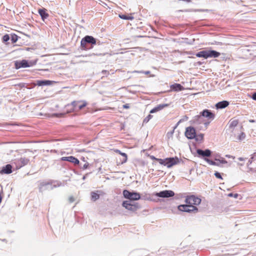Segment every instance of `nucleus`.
<instances>
[{"label":"nucleus","instance_id":"obj_1","mask_svg":"<svg viewBox=\"0 0 256 256\" xmlns=\"http://www.w3.org/2000/svg\"><path fill=\"white\" fill-rule=\"evenodd\" d=\"M220 53L214 50H204L196 54V56L198 58H218Z\"/></svg>","mask_w":256,"mask_h":256},{"label":"nucleus","instance_id":"obj_2","mask_svg":"<svg viewBox=\"0 0 256 256\" xmlns=\"http://www.w3.org/2000/svg\"><path fill=\"white\" fill-rule=\"evenodd\" d=\"M96 39L93 36H86L82 38L80 42V46L84 50H86L88 48L86 47L88 44H96Z\"/></svg>","mask_w":256,"mask_h":256},{"label":"nucleus","instance_id":"obj_3","mask_svg":"<svg viewBox=\"0 0 256 256\" xmlns=\"http://www.w3.org/2000/svg\"><path fill=\"white\" fill-rule=\"evenodd\" d=\"M124 196L130 200H137L140 198V194L134 192H130L127 190H124L122 192Z\"/></svg>","mask_w":256,"mask_h":256},{"label":"nucleus","instance_id":"obj_4","mask_svg":"<svg viewBox=\"0 0 256 256\" xmlns=\"http://www.w3.org/2000/svg\"><path fill=\"white\" fill-rule=\"evenodd\" d=\"M122 206L132 212H134L140 208V206L138 202H132L128 200L124 201Z\"/></svg>","mask_w":256,"mask_h":256},{"label":"nucleus","instance_id":"obj_5","mask_svg":"<svg viewBox=\"0 0 256 256\" xmlns=\"http://www.w3.org/2000/svg\"><path fill=\"white\" fill-rule=\"evenodd\" d=\"M178 208L180 211L189 213L192 212L196 213L198 212V208L196 206L189 205L188 204H186L179 205Z\"/></svg>","mask_w":256,"mask_h":256},{"label":"nucleus","instance_id":"obj_6","mask_svg":"<svg viewBox=\"0 0 256 256\" xmlns=\"http://www.w3.org/2000/svg\"><path fill=\"white\" fill-rule=\"evenodd\" d=\"M35 62H28V60H17L15 62L14 65L16 69H20V68H29L32 65L34 64Z\"/></svg>","mask_w":256,"mask_h":256},{"label":"nucleus","instance_id":"obj_7","mask_svg":"<svg viewBox=\"0 0 256 256\" xmlns=\"http://www.w3.org/2000/svg\"><path fill=\"white\" fill-rule=\"evenodd\" d=\"M201 199L194 195H190L188 196L185 200V202L186 204H188L189 205H199L201 202Z\"/></svg>","mask_w":256,"mask_h":256},{"label":"nucleus","instance_id":"obj_8","mask_svg":"<svg viewBox=\"0 0 256 256\" xmlns=\"http://www.w3.org/2000/svg\"><path fill=\"white\" fill-rule=\"evenodd\" d=\"M180 162L179 158L176 156L166 158L164 166H166L168 168H170L178 164Z\"/></svg>","mask_w":256,"mask_h":256},{"label":"nucleus","instance_id":"obj_9","mask_svg":"<svg viewBox=\"0 0 256 256\" xmlns=\"http://www.w3.org/2000/svg\"><path fill=\"white\" fill-rule=\"evenodd\" d=\"M174 192L171 190H164L156 192L155 196L160 198H168L174 196Z\"/></svg>","mask_w":256,"mask_h":256},{"label":"nucleus","instance_id":"obj_10","mask_svg":"<svg viewBox=\"0 0 256 256\" xmlns=\"http://www.w3.org/2000/svg\"><path fill=\"white\" fill-rule=\"evenodd\" d=\"M196 153L198 154V156L204 158H207V157H210L211 156L212 152L209 149H206L205 150H202V149H197Z\"/></svg>","mask_w":256,"mask_h":256},{"label":"nucleus","instance_id":"obj_11","mask_svg":"<svg viewBox=\"0 0 256 256\" xmlns=\"http://www.w3.org/2000/svg\"><path fill=\"white\" fill-rule=\"evenodd\" d=\"M196 130L194 128L189 126L186 128L185 136L188 139H193L196 137Z\"/></svg>","mask_w":256,"mask_h":256},{"label":"nucleus","instance_id":"obj_12","mask_svg":"<svg viewBox=\"0 0 256 256\" xmlns=\"http://www.w3.org/2000/svg\"><path fill=\"white\" fill-rule=\"evenodd\" d=\"M200 114L203 118H206L209 120H214L215 117V114L210 110L207 109L203 110L200 112Z\"/></svg>","mask_w":256,"mask_h":256},{"label":"nucleus","instance_id":"obj_13","mask_svg":"<svg viewBox=\"0 0 256 256\" xmlns=\"http://www.w3.org/2000/svg\"><path fill=\"white\" fill-rule=\"evenodd\" d=\"M204 118L200 114L199 115L194 116L191 120V122L192 124H194V126H196L198 124H202L204 123Z\"/></svg>","mask_w":256,"mask_h":256},{"label":"nucleus","instance_id":"obj_14","mask_svg":"<svg viewBox=\"0 0 256 256\" xmlns=\"http://www.w3.org/2000/svg\"><path fill=\"white\" fill-rule=\"evenodd\" d=\"M61 160L62 161H68L74 164H78L80 163L79 160L73 156H63L61 158Z\"/></svg>","mask_w":256,"mask_h":256},{"label":"nucleus","instance_id":"obj_15","mask_svg":"<svg viewBox=\"0 0 256 256\" xmlns=\"http://www.w3.org/2000/svg\"><path fill=\"white\" fill-rule=\"evenodd\" d=\"M12 172V166L10 164H8L6 166H3L0 170L1 174H10Z\"/></svg>","mask_w":256,"mask_h":256},{"label":"nucleus","instance_id":"obj_16","mask_svg":"<svg viewBox=\"0 0 256 256\" xmlns=\"http://www.w3.org/2000/svg\"><path fill=\"white\" fill-rule=\"evenodd\" d=\"M229 102L227 100H222L216 104V109H222L227 107L229 105Z\"/></svg>","mask_w":256,"mask_h":256},{"label":"nucleus","instance_id":"obj_17","mask_svg":"<svg viewBox=\"0 0 256 256\" xmlns=\"http://www.w3.org/2000/svg\"><path fill=\"white\" fill-rule=\"evenodd\" d=\"M29 162V160L26 158H22L16 161L18 164L17 167L18 168H22V166L27 164Z\"/></svg>","mask_w":256,"mask_h":256},{"label":"nucleus","instance_id":"obj_18","mask_svg":"<svg viewBox=\"0 0 256 256\" xmlns=\"http://www.w3.org/2000/svg\"><path fill=\"white\" fill-rule=\"evenodd\" d=\"M52 83V81L50 80H38L36 81V83L35 84V86L37 85L38 86H49Z\"/></svg>","mask_w":256,"mask_h":256},{"label":"nucleus","instance_id":"obj_19","mask_svg":"<svg viewBox=\"0 0 256 256\" xmlns=\"http://www.w3.org/2000/svg\"><path fill=\"white\" fill-rule=\"evenodd\" d=\"M38 14L43 20H44L46 19L49 16V14L46 12V10L44 8L39 9Z\"/></svg>","mask_w":256,"mask_h":256},{"label":"nucleus","instance_id":"obj_20","mask_svg":"<svg viewBox=\"0 0 256 256\" xmlns=\"http://www.w3.org/2000/svg\"><path fill=\"white\" fill-rule=\"evenodd\" d=\"M170 88L176 92L182 91L184 89V87L179 84H174L171 85Z\"/></svg>","mask_w":256,"mask_h":256},{"label":"nucleus","instance_id":"obj_21","mask_svg":"<svg viewBox=\"0 0 256 256\" xmlns=\"http://www.w3.org/2000/svg\"><path fill=\"white\" fill-rule=\"evenodd\" d=\"M238 122L237 120H230L228 122L229 128L230 129H233L238 125Z\"/></svg>","mask_w":256,"mask_h":256},{"label":"nucleus","instance_id":"obj_22","mask_svg":"<svg viewBox=\"0 0 256 256\" xmlns=\"http://www.w3.org/2000/svg\"><path fill=\"white\" fill-rule=\"evenodd\" d=\"M99 192V191L95 192H91V200L92 201H96L98 200L100 198V194H98V192Z\"/></svg>","mask_w":256,"mask_h":256},{"label":"nucleus","instance_id":"obj_23","mask_svg":"<svg viewBox=\"0 0 256 256\" xmlns=\"http://www.w3.org/2000/svg\"><path fill=\"white\" fill-rule=\"evenodd\" d=\"M116 153L119 154L124 157V158L122 161V164L124 163L127 161V154L126 153L122 152L118 150H116Z\"/></svg>","mask_w":256,"mask_h":256},{"label":"nucleus","instance_id":"obj_24","mask_svg":"<svg viewBox=\"0 0 256 256\" xmlns=\"http://www.w3.org/2000/svg\"><path fill=\"white\" fill-rule=\"evenodd\" d=\"M48 184V183H46L44 182H41L39 186V190L40 192H42L46 188Z\"/></svg>","mask_w":256,"mask_h":256},{"label":"nucleus","instance_id":"obj_25","mask_svg":"<svg viewBox=\"0 0 256 256\" xmlns=\"http://www.w3.org/2000/svg\"><path fill=\"white\" fill-rule=\"evenodd\" d=\"M80 103L78 106V110H82L87 104V102L85 100H80Z\"/></svg>","mask_w":256,"mask_h":256},{"label":"nucleus","instance_id":"obj_26","mask_svg":"<svg viewBox=\"0 0 256 256\" xmlns=\"http://www.w3.org/2000/svg\"><path fill=\"white\" fill-rule=\"evenodd\" d=\"M188 117L186 115V116H183V117L181 119H180L179 120V121L178 122L176 127L180 124L188 120Z\"/></svg>","mask_w":256,"mask_h":256},{"label":"nucleus","instance_id":"obj_27","mask_svg":"<svg viewBox=\"0 0 256 256\" xmlns=\"http://www.w3.org/2000/svg\"><path fill=\"white\" fill-rule=\"evenodd\" d=\"M256 156V152H254V154L251 155L250 158L248 160V162L247 163V166H248L251 164L253 160H254V157Z\"/></svg>","mask_w":256,"mask_h":256},{"label":"nucleus","instance_id":"obj_28","mask_svg":"<svg viewBox=\"0 0 256 256\" xmlns=\"http://www.w3.org/2000/svg\"><path fill=\"white\" fill-rule=\"evenodd\" d=\"M80 103V101H73L72 102V106L76 110H78V106L79 104Z\"/></svg>","mask_w":256,"mask_h":256},{"label":"nucleus","instance_id":"obj_29","mask_svg":"<svg viewBox=\"0 0 256 256\" xmlns=\"http://www.w3.org/2000/svg\"><path fill=\"white\" fill-rule=\"evenodd\" d=\"M10 39L12 43H15L18 40V36L16 34H11Z\"/></svg>","mask_w":256,"mask_h":256},{"label":"nucleus","instance_id":"obj_30","mask_svg":"<svg viewBox=\"0 0 256 256\" xmlns=\"http://www.w3.org/2000/svg\"><path fill=\"white\" fill-rule=\"evenodd\" d=\"M204 138V134H200L198 135L196 134V137L194 138L196 141H201Z\"/></svg>","mask_w":256,"mask_h":256},{"label":"nucleus","instance_id":"obj_31","mask_svg":"<svg viewBox=\"0 0 256 256\" xmlns=\"http://www.w3.org/2000/svg\"><path fill=\"white\" fill-rule=\"evenodd\" d=\"M152 118V116L149 114L143 120V123L146 124Z\"/></svg>","mask_w":256,"mask_h":256},{"label":"nucleus","instance_id":"obj_32","mask_svg":"<svg viewBox=\"0 0 256 256\" xmlns=\"http://www.w3.org/2000/svg\"><path fill=\"white\" fill-rule=\"evenodd\" d=\"M246 138V134L244 132H242L238 136V140H242Z\"/></svg>","mask_w":256,"mask_h":256},{"label":"nucleus","instance_id":"obj_33","mask_svg":"<svg viewBox=\"0 0 256 256\" xmlns=\"http://www.w3.org/2000/svg\"><path fill=\"white\" fill-rule=\"evenodd\" d=\"M168 106V104H160L156 106L157 109H158V111L162 110L164 108Z\"/></svg>","mask_w":256,"mask_h":256},{"label":"nucleus","instance_id":"obj_34","mask_svg":"<svg viewBox=\"0 0 256 256\" xmlns=\"http://www.w3.org/2000/svg\"><path fill=\"white\" fill-rule=\"evenodd\" d=\"M204 160H206L208 164L214 166L215 162L212 161L208 158H204Z\"/></svg>","mask_w":256,"mask_h":256},{"label":"nucleus","instance_id":"obj_35","mask_svg":"<svg viewBox=\"0 0 256 256\" xmlns=\"http://www.w3.org/2000/svg\"><path fill=\"white\" fill-rule=\"evenodd\" d=\"M204 160H206L208 164L214 166L215 162L212 161L208 158H204Z\"/></svg>","mask_w":256,"mask_h":256},{"label":"nucleus","instance_id":"obj_36","mask_svg":"<svg viewBox=\"0 0 256 256\" xmlns=\"http://www.w3.org/2000/svg\"><path fill=\"white\" fill-rule=\"evenodd\" d=\"M134 72L136 73H139V74H148L150 73V71H138V70H135Z\"/></svg>","mask_w":256,"mask_h":256},{"label":"nucleus","instance_id":"obj_37","mask_svg":"<svg viewBox=\"0 0 256 256\" xmlns=\"http://www.w3.org/2000/svg\"><path fill=\"white\" fill-rule=\"evenodd\" d=\"M10 38L8 34H5L2 37V40L4 42H7L9 40Z\"/></svg>","mask_w":256,"mask_h":256},{"label":"nucleus","instance_id":"obj_38","mask_svg":"<svg viewBox=\"0 0 256 256\" xmlns=\"http://www.w3.org/2000/svg\"><path fill=\"white\" fill-rule=\"evenodd\" d=\"M157 161L162 165L164 166L166 158L162 159V158H158Z\"/></svg>","mask_w":256,"mask_h":256},{"label":"nucleus","instance_id":"obj_39","mask_svg":"<svg viewBox=\"0 0 256 256\" xmlns=\"http://www.w3.org/2000/svg\"><path fill=\"white\" fill-rule=\"evenodd\" d=\"M228 196L229 197H234V198H236L238 196V194L230 193V194H228Z\"/></svg>","mask_w":256,"mask_h":256},{"label":"nucleus","instance_id":"obj_40","mask_svg":"<svg viewBox=\"0 0 256 256\" xmlns=\"http://www.w3.org/2000/svg\"><path fill=\"white\" fill-rule=\"evenodd\" d=\"M248 168V172H256V169L250 168V166H247Z\"/></svg>","mask_w":256,"mask_h":256},{"label":"nucleus","instance_id":"obj_41","mask_svg":"<svg viewBox=\"0 0 256 256\" xmlns=\"http://www.w3.org/2000/svg\"><path fill=\"white\" fill-rule=\"evenodd\" d=\"M214 175L218 178H220V179H222V176H221V174L220 172H215V173L214 174Z\"/></svg>","mask_w":256,"mask_h":256},{"label":"nucleus","instance_id":"obj_42","mask_svg":"<svg viewBox=\"0 0 256 256\" xmlns=\"http://www.w3.org/2000/svg\"><path fill=\"white\" fill-rule=\"evenodd\" d=\"M216 160L219 161L222 164H226L228 162L227 161L223 158L221 160L216 159Z\"/></svg>","mask_w":256,"mask_h":256},{"label":"nucleus","instance_id":"obj_43","mask_svg":"<svg viewBox=\"0 0 256 256\" xmlns=\"http://www.w3.org/2000/svg\"><path fill=\"white\" fill-rule=\"evenodd\" d=\"M119 16L120 18L123 19V20H128V16L124 15V14H120Z\"/></svg>","mask_w":256,"mask_h":256},{"label":"nucleus","instance_id":"obj_44","mask_svg":"<svg viewBox=\"0 0 256 256\" xmlns=\"http://www.w3.org/2000/svg\"><path fill=\"white\" fill-rule=\"evenodd\" d=\"M158 109H157V107L156 106L154 108H152V110H150V114H153V113H154V112H158Z\"/></svg>","mask_w":256,"mask_h":256},{"label":"nucleus","instance_id":"obj_45","mask_svg":"<svg viewBox=\"0 0 256 256\" xmlns=\"http://www.w3.org/2000/svg\"><path fill=\"white\" fill-rule=\"evenodd\" d=\"M88 162H86V164H84L83 166L82 167V168L83 170H86L88 168Z\"/></svg>","mask_w":256,"mask_h":256},{"label":"nucleus","instance_id":"obj_46","mask_svg":"<svg viewBox=\"0 0 256 256\" xmlns=\"http://www.w3.org/2000/svg\"><path fill=\"white\" fill-rule=\"evenodd\" d=\"M70 202H72L74 201V198L73 196H70L68 198Z\"/></svg>","mask_w":256,"mask_h":256},{"label":"nucleus","instance_id":"obj_47","mask_svg":"<svg viewBox=\"0 0 256 256\" xmlns=\"http://www.w3.org/2000/svg\"><path fill=\"white\" fill-rule=\"evenodd\" d=\"M252 98L254 100H256V92H254L252 95Z\"/></svg>","mask_w":256,"mask_h":256},{"label":"nucleus","instance_id":"obj_48","mask_svg":"<svg viewBox=\"0 0 256 256\" xmlns=\"http://www.w3.org/2000/svg\"><path fill=\"white\" fill-rule=\"evenodd\" d=\"M123 108H126V109L130 108L129 104H126L123 105Z\"/></svg>","mask_w":256,"mask_h":256},{"label":"nucleus","instance_id":"obj_49","mask_svg":"<svg viewBox=\"0 0 256 256\" xmlns=\"http://www.w3.org/2000/svg\"><path fill=\"white\" fill-rule=\"evenodd\" d=\"M150 158L152 160H156L157 161V160L158 158H156L155 156H150Z\"/></svg>","mask_w":256,"mask_h":256},{"label":"nucleus","instance_id":"obj_50","mask_svg":"<svg viewBox=\"0 0 256 256\" xmlns=\"http://www.w3.org/2000/svg\"><path fill=\"white\" fill-rule=\"evenodd\" d=\"M102 73L104 74H109V72L106 70H103L102 72Z\"/></svg>","mask_w":256,"mask_h":256},{"label":"nucleus","instance_id":"obj_51","mask_svg":"<svg viewBox=\"0 0 256 256\" xmlns=\"http://www.w3.org/2000/svg\"><path fill=\"white\" fill-rule=\"evenodd\" d=\"M226 156L228 158H232L233 159H234L235 158L234 156H230V155H229V154H226Z\"/></svg>","mask_w":256,"mask_h":256},{"label":"nucleus","instance_id":"obj_52","mask_svg":"<svg viewBox=\"0 0 256 256\" xmlns=\"http://www.w3.org/2000/svg\"><path fill=\"white\" fill-rule=\"evenodd\" d=\"M238 160L240 161H244V160H245L246 158L240 157V158H238Z\"/></svg>","mask_w":256,"mask_h":256},{"label":"nucleus","instance_id":"obj_53","mask_svg":"<svg viewBox=\"0 0 256 256\" xmlns=\"http://www.w3.org/2000/svg\"><path fill=\"white\" fill-rule=\"evenodd\" d=\"M202 124H204L205 125V126L206 127L207 126L208 124V122H205V120H204V123Z\"/></svg>","mask_w":256,"mask_h":256},{"label":"nucleus","instance_id":"obj_54","mask_svg":"<svg viewBox=\"0 0 256 256\" xmlns=\"http://www.w3.org/2000/svg\"><path fill=\"white\" fill-rule=\"evenodd\" d=\"M206 10H196L195 11H196V12H204Z\"/></svg>","mask_w":256,"mask_h":256},{"label":"nucleus","instance_id":"obj_55","mask_svg":"<svg viewBox=\"0 0 256 256\" xmlns=\"http://www.w3.org/2000/svg\"><path fill=\"white\" fill-rule=\"evenodd\" d=\"M249 122H252V123H253V122H255V120H249Z\"/></svg>","mask_w":256,"mask_h":256},{"label":"nucleus","instance_id":"obj_56","mask_svg":"<svg viewBox=\"0 0 256 256\" xmlns=\"http://www.w3.org/2000/svg\"><path fill=\"white\" fill-rule=\"evenodd\" d=\"M214 166H219L220 164L218 162H215V164H214Z\"/></svg>","mask_w":256,"mask_h":256},{"label":"nucleus","instance_id":"obj_57","mask_svg":"<svg viewBox=\"0 0 256 256\" xmlns=\"http://www.w3.org/2000/svg\"><path fill=\"white\" fill-rule=\"evenodd\" d=\"M128 20H132L134 18L132 16H128Z\"/></svg>","mask_w":256,"mask_h":256},{"label":"nucleus","instance_id":"obj_58","mask_svg":"<svg viewBox=\"0 0 256 256\" xmlns=\"http://www.w3.org/2000/svg\"><path fill=\"white\" fill-rule=\"evenodd\" d=\"M86 178V176H84L83 177H82V180H84Z\"/></svg>","mask_w":256,"mask_h":256},{"label":"nucleus","instance_id":"obj_59","mask_svg":"<svg viewBox=\"0 0 256 256\" xmlns=\"http://www.w3.org/2000/svg\"><path fill=\"white\" fill-rule=\"evenodd\" d=\"M238 165L242 166L244 165V164H238Z\"/></svg>","mask_w":256,"mask_h":256}]
</instances>
